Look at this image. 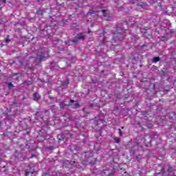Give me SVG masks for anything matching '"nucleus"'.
Segmentation results:
<instances>
[{
  "instance_id": "1",
  "label": "nucleus",
  "mask_w": 176,
  "mask_h": 176,
  "mask_svg": "<svg viewBox=\"0 0 176 176\" xmlns=\"http://www.w3.org/2000/svg\"><path fill=\"white\" fill-rule=\"evenodd\" d=\"M104 32L100 34V44L96 49V52H98L97 56H102V53H105V50H108V49H113L112 41L108 40V37H104Z\"/></svg>"
},
{
  "instance_id": "2",
  "label": "nucleus",
  "mask_w": 176,
  "mask_h": 176,
  "mask_svg": "<svg viewBox=\"0 0 176 176\" xmlns=\"http://www.w3.org/2000/svg\"><path fill=\"white\" fill-rule=\"evenodd\" d=\"M127 23H118L116 26V32L113 34L112 40L114 43H119L122 42L123 39H124V36H126V33L124 31L127 30Z\"/></svg>"
},
{
  "instance_id": "3",
  "label": "nucleus",
  "mask_w": 176,
  "mask_h": 176,
  "mask_svg": "<svg viewBox=\"0 0 176 176\" xmlns=\"http://www.w3.org/2000/svg\"><path fill=\"white\" fill-rule=\"evenodd\" d=\"M29 148L30 146L26 144L25 149H22L21 151L16 150L14 153V157L17 159V160L23 162V160L27 159V156L28 155V153H30V150L28 149Z\"/></svg>"
},
{
  "instance_id": "4",
  "label": "nucleus",
  "mask_w": 176,
  "mask_h": 176,
  "mask_svg": "<svg viewBox=\"0 0 176 176\" xmlns=\"http://www.w3.org/2000/svg\"><path fill=\"white\" fill-rule=\"evenodd\" d=\"M86 39V36L85 35V33H79L76 34L74 39L73 40H69L67 41V45H76L78 43V41H85Z\"/></svg>"
},
{
  "instance_id": "5",
  "label": "nucleus",
  "mask_w": 176,
  "mask_h": 176,
  "mask_svg": "<svg viewBox=\"0 0 176 176\" xmlns=\"http://www.w3.org/2000/svg\"><path fill=\"white\" fill-rule=\"evenodd\" d=\"M84 156L85 157V159L87 160L88 163L89 164H96V158L94 160H90L93 159V156H94V153L93 151H87L84 153Z\"/></svg>"
},
{
  "instance_id": "6",
  "label": "nucleus",
  "mask_w": 176,
  "mask_h": 176,
  "mask_svg": "<svg viewBox=\"0 0 176 176\" xmlns=\"http://www.w3.org/2000/svg\"><path fill=\"white\" fill-rule=\"evenodd\" d=\"M34 173H36V171H35V169L34 168V165L30 164L25 169V176L32 175V174H34Z\"/></svg>"
},
{
  "instance_id": "7",
  "label": "nucleus",
  "mask_w": 176,
  "mask_h": 176,
  "mask_svg": "<svg viewBox=\"0 0 176 176\" xmlns=\"http://www.w3.org/2000/svg\"><path fill=\"white\" fill-rule=\"evenodd\" d=\"M46 60V56H45V53H43V50L40 49L37 52V57L36 58V61H43Z\"/></svg>"
},
{
  "instance_id": "8",
  "label": "nucleus",
  "mask_w": 176,
  "mask_h": 176,
  "mask_svg": "<svg viewBox=\"0 0 176 176\" xmlns=\"http://www.w3.org/2000/svg\"><path fill=\"white\" fill-rule=\"evenodd\" d=\"M70 103H69L68 107H71V108H73V109H76V108H79L80 107V104H79L78 102L74 100H70Z\"/></svg>"
},
{
  "instance_id": "9",
  "label": "nucleus",
  "mask_w": 176,
  "mask_h": 176,
  "mask_svg": "<svg viewBox=\"0 0 176 176\" xmlns=\"http://www.w3.org/2000/svg\"><path fill=\"white\" fill-rule=\"evenodd\" d=\"M45 115H46V111H38L36 113V120H38L39 118L40 119H43L45 117Z\"/></svg>"
},
{
  "instance_id": "10",
  "label": "nucleus",
  "mask_w": 176,
  "mask_h": 176,
  "mask_svg": "<svg viewBox=\"0 0 176 176\" xmlns=\"http://www.w3.org/2000/svg\"><path fill=\"white\" fill-rule=\"evenodd\" d=\"M5 23H8V19H6V16L3 14V13H0V25H3Z\"/></svg>"
},
{
  "instance_id": "11",
  "label": "nucleus",
  "mask_w": 176,
  "mask_h": 176,
  "mask_svg": "<svg viewBox=\"0 0 176 176\" xmlns=\"http://www.w3.org/2000/svg\"><path fill=\"white\" fill-rule=\"evenodd\" d=\"M102 13L104 17V20H106V21H110L111 16L109 13H108V11L107 10H102Z\"/></svg>"
},
{
  "instance_id": "12",
  "label": "nucleus",
  "mask_w": 176,
  "mask_h": 176,
  "mask_svg": "<svg viewBox=\"0 0 176 176\" xmlns=\"http://www.w3.org/2000/svg\"><path fill=\"white\" fill-rule=\"evenodd\" d=\"M47 10H49V8H39L37 10L36 13L38 16H43V14H45V13H46Z\"/></svg>"
},
{
  "instance_id": "13",
  "label": "nucleus",
  "mask_w": 176,
  "mask_h": 176,
  "mask_svg": "<svg viewBox=\"0 0 176 176\" xmlns=\"http://www.w3.org/2000/svg\"><path fill=\"white\" fill-rule=\"evenodd\" d=\"M162 174L164 176H169L170 175L164 170V166L161 168V172H155L154 176L160 175Z\"/></svg>"
},
{
  "instance_id": "14",
  "label": "nucleus",
  "mask_w": 176,
  "mask_h": 176,
  "mask_svg": "<svg viewBox=\"0 0 176 176\" xmlns=\"http://www.w3.org/2000/svg\"><path fill=\"white\" fill-rule=\"evenodd\" d=\"M68 85H69V80L67 78L65 81L61 82V87L62 90L64 89H67L68 87Z\"/></svg>"
},
{
  "instance_id": "15",
  "label": "nucleus",
  "mask_w": 176,
  "mask_h": 176,
  "mask_svg": "<svg viewBox=\"0 0 176 176\" xmlns=\"http://www.w3.org/2000/svg\"><path fill=\"white\" fill-rule=\"evenodd\" d=\"M55 6L54 7H51L50 9L51 10H53L55 9V10H60V9H61V8H63V4H60L58 3V2H55L54 3Z\"/></svg>"
},
{
  "instance_id": "16",
  "label": "nucleus",
  "mask_w": 176,
  "mask_h": 176,
  "mask_svg": "<svg viewBox=\"0 0 176 176\" xmlns=\"http://www.w3.org/2000/svg\"><path fill=\"white\" fill-rule=\"evenodd\" d=\"M38 135H41V137H43V138H47L48 137L47 132H46V131H45L44 129H41L39 131Z\"/></svg>"
},
{
  "instance_id": "17",
  "label": "nucleus",
  "mask_w": 176,
  "mask_h": 176,
  "mask_svg": "<svg viewBox=\"0 0 176 176\" xmlns=\"http://www.w3.org/2000/svg\"><path fill=\"white\" fill-rule=\"evenodd\" d=\"M33 100L34 101H39V100H41V95H39L38 92H35L33 94Z\"/></svg>"
},
{
  "instance_id": "18",
  "label": "nucleus",
  "mask_w": 176,
  "mask_h": 176,
  "mask_svg": "<svg viewBox=\"0 0 176 176\" xmlns=\"http://www.w3.org/2000/svg\"><path fill=\"white\" fill-rule=\"evenodd\" d=\"M65 135H67V137H68L67 133H63L61 134H59L58 135V139L59 140V141H61L62 140H64V138H65Z\"/></svg>"
},
{
  "instance_id": "19",
  "label": "nucleus",
  "mask_w": 176,
  "mask_h": 176,
  "mask_svg": "<svg viewBox=\"0 0 176 176\" xmlns=\"http://www.w3.org/2000/svg\"><path fill=\"white\" fill-rule=\"evenodd\" d=\"M2 163H5V161L2 159V156L0 155V168H5V165H3Z\"/></svg>"
},
{
  "instance_id": "20",
  "label": "nucleus",
  "mask_w": 176,
  "mask_h": 176,
  "mask_svg": "<svg viewBox=\"0 0 176 176\" xmlns=\"http://www.w3.org/2000/svg\"><path fill=\"white\" fill-rule=\"evenodd\" d=\"M149 30V28L146 27V28H140V32H142V34H146V30Z\"/></svg>"
},
{
  "instance_id": "21",
  "label": "nucleus",
  "mask_w": 176,
  "mask_h": 176,
  "mask_svg": "<svg viewBox=\"0 0 176 176\" xmlns=\"http://www.w3.org/2000/svg\"><path fill=\"white\" fill-rule=\"evenodd\" d=\"M158 61H160V57L159 56L154 57L152 59V62L154 63L155 64H156V63H157Z\"/></svg>"
},
{
  "instance_id": "22",
  "label": "nucleus",
  "mask_w": 176,
  "mask_h": 176,
  "mask_svg": "<svg viewBox=\"0 0 176 176\" xmlns=\"http://www.w3.org/2000/svg\"><path fill=\"white\" fill-rule=\"evenodd\" d=\"M65 103H64V102H59V107L60 108V109H64V108L65 107Z\"/></svg>"
},
{
  "instance_id": "23",
  "label": "nucleus",
  "mask_w": 176,
  "mask_h": 176,
  "mask_svg": "<svg viewBox=\"0 0 176 176\" xmlns=\"http://www.w3.org/2000/svg\"><path fill=\"white\" fill-rule=\"evenodd\" d=\"M131 39H132V41L135 42V41H138V39H140V37L138 36L132 35L131 36Z\"/></svg>"
},
{
  "instance_id": "24",
  "label": "nucleus",
  "mask_w": 176,
  "mask_h": 176,
  "mask_svg": "<svg viewBox=\"0 0 176 176\" xmlns=\"http://www.w3.org/2000/svg\"><path fill=\"white\" fill-rule=\"evenodd\" d=\"M98 12L96 10H89V11L88 12V16L89 14L91 15V14H96V13H97Z\"/></svg>"
},
{
  "instance_id": "25",
  "label": "nucleus",
  "mask_w": 176,
  "mask_h": 176,
  "mask_svg": "<svg viewBox=\"0 0 176 176\" xmlns=\"http://www.w3.org/2000/svg\"><path fill=\"white\" fill-rule=\"evenodd\" d=\"M174 168L173 166H169V168L167 169V173H173Z\"/></svg>"
},
{
  "instance_id": "26",
  "label": "nucleus",
  "mask_w": 176,
  "mask_h": 176,
  "mask_svg": "<svg viewBox=\"0 0 176 176\" xmlns=\"http://www.w3.org/2000/svg\"><path fill=\"white\" fill-rule=\"evenodd\" d=\"M138 6L144 9V8H145L146 5L144 3H138Z\"/></svg>"
},
{
  "instance_id": "27",
  "label": "nucleus",
  "mask_w": 176,
  "mask_h": 176,
  "mask_svg": "<svg viewBox=\"0 0 176 176\" xmlns=\"http://www.w3.org/2000/svg\"><path fill=\"white\" fill-rule=\"evenodd\" d=\"M7 85L8 89H12V87H14V85H13L12 82H8Z\"/></svg>"
},
{
  "instance_id": "28",
  "label": "nucleus",
  "mask_w": 176,
  "mask_h": 176,
  "mask_svg": "<svg viewBox=\"0 0 176 176\" xmlns=\"http://www.w3.org/2000/svg\"><path fill=\"white\" fill-rule=\"evenodd\" d=\"M19 75L17 73H12L9 75V78H13V76H17Z\"/></svg>"
},
{
  "instance_id": "29",
  "label": "nucleus",
  "mask_w": 176,
  "mask_h": 176,
  "mask_svg": "<svg viewBox=\"0 0 176 176\" xmlns=\"http://www.w3.org/2000/svg\"><path fill=\"white\" fill-rule=\"evenodd\" d=\"M114 141H115V142H116V144H119V142H120V138H115Z\"/></svg>"
},
{
  "instance_id": "30",
  "label": "nucleus",
  "mask_w": 176,
  "mask_h": 176,
  "mask_svg": "<svg viewBox=\"0 0 176 176\" xmlns=\"http://www.w3.org/2000/svg\"><path fill=\"white\" fill-rule=\"evenodd\" d=\"M24 86H28V85H31L30 81H24L23 82Z\"/></svg>"
},
{
  "instance_id": "31",
  "label": "nucleus",
  "mask_w": 176,
  "mask_h": 176,
  "mask_svg": "<svg viewBox=\"0 0 176 176\" xmlns=\"http://www.w3.org/2000/svg\"><path fill=\"white\" fill-rule=\"evenodd\" d=\"M71 164H72L73 166L74 165L76 167L78 166V162H76L75 161H72Z\"/></svg>"
},
{
  "instance_id": "32",
  "label": "nucleus",
  "mask_w": 176,
  "mask_h": 176,
  "mask_svg": "<svg viewBox=\"0 0 176 176\" xmlns=\"http://www.w3.org/2000/svg\"><path fill=\"white\" fill-rule=\"evenodd\" d=\"M47 28H52V26H46L45 28H44V31H47V34H49V32H47Z\"/></svg>"
},
{
  "instance_id": "33",
  "label": "nucleus",
  "mask_w": 176,
  "mask_h": 176,
  "mask_svg": "<svg viewBox=\"0 0 176 176\" xmlns=\"http://www.w3.org/2000/svg\"><path fill=\"white\" fill-rule=\"evenodd\" d=\"M51 176H61V174L57 173H54Z\"/></svg>"
},
{
  "instance_id": "34",
  "label": "nucleus",
  "mask_w": 176,
  "mask_h": 176,
  "mask_svg": "<svg viewBox=\"0 0 176 176\" xmlns=\"http://www.w3.org/2000/svg\"><path fill=\"white\" fill-rule=\"evenodd\" d=\"M118 131L120 137H122L123 135V132H122V130L120 129H118Z\"/></svg>"
},
{
  "instance_id": "35",
  "label": "nucleus",
  "mask_w": 176,
  "mask_h": 176,
  "mask_svg": "<svg viewBox=\"0 0 176 176\" xmlns=\"http://www.w3.org/2000/svg\"><path fill=\"white\" fill-rule=\"evenodd\" d=\"M42 176H51L49 173H43Z\"/></svg>"
},
{
  "instance_id": "36",
  "label": "nucleus",
  "mask_w": 176,
  "mask_h": 176,
  "mask_svg": "<svg viewBox=\"0 0 176 176\" xmlns=\"http://www.w3.org/2000/svg\"><path fill=\"white\" fill-rule=\"evenodd\" d=\"M145 36H146V38H152V34H148V35H145Z\"/></svg>"
},
{
  "instance_id": "37",
  "label": "nucleus",
  "mask_w": 176,
  "mask_h": 176,
  "mask_svg": "<svg viewBox=\"0 0 176 176\" xmlns=\"http://www.w3.org/2000/svg\"><path fill=\"white\" fill-rule=\"evenodd\" d=\"M136 160H137L138 162H140V160H141V159L140 158V155H137V156H136Z\"/></svg>"
},
{
  "instance_id": "38",
  "label": "nucleus",
  "mask_w": 176,
  "mask_h": 176,
  "mask_svg": "<svg viewBox=\"0 0 176 176\" xmlns=\"http://www.w3.org/2000/svg\"><path fill=\"white\" fill-rule=\"evenodd\" d=\"M32 157H36V155L35 154H32V155L30 156V159H32Z\"/></svg>"
},
{
  "instance_id": "39",
  "label": "nucleus",
  "mask_w": 176,
  "mask_h": 176,
  "mask_svg": "<svg viewBox=\"0 0 176 176\" xmlns=\"http://www.w3.org/2000/svg\"><path fill=\"white\" fill-rule=\"evenodd\" d=\"M128 97H129V95H125L124 98V101H127Z\"/></svg>"
},
{
  "instance_id": "40",
  "label": "nucleus",
  "mask_w": 176,
  "mask_h": 176,
  "mask_svg": "<svg viewBox=\"0 0 176 176\" xmlns=\"http://www.w3.org/2000/svg\"><path fill=\"white\" fill-rule=\"evenodd\" d=\"M9 42H10V39L6 38V43H9Z\"/></svg>"
},
{
  "instance_id": "41",
  "label": "nucleus",
  "mask_w": 176,
  "mask_h": 176,
  "mask_svg": "<svg viewBox=\"0 0 176 176\" xmlns=\"http://www.w3.org/2000/svg\"><path fill=\"white\" fill-rule=\"evenodd\" d=\"M48 149H50L51 151H53L54 149V146H50Z\"/></svg>"
},
{
  "instance_id": "42",
  "label": "nucleus",
  "mask_w": 176,
  "mask_h": 176,
  "mask_svg": "<svg viewBox=\"0 0 176 176\" xmlns=\"http://www.w3.org/2000/svg\"><path fill=\"white\" fill-rule=\"evenodd\" d=\"M2 2H3V3H6V0H1Z\"/></svg>"
},
{
  "instance_id": "43",
  "label": "nucleus",
  "mask_w": 176,
  "mask_h": 176,
  "mask_svg": "<svg viewBox=\"0 0 176 176\" xmlns=\"http://www.w3.org/2000/svg\"><path fill=\"white\" fill-rule=\"evenodd\" d=\"M51 108H56V105L53 104L52 106H51Z\"/></svg>"
},
{
  "instance_id": "44",
  "label": "nucleus",
  "mask_w": 176,
  "mask_h": 176,
  "mask_svg": "<svg viewBox=\"0 0 176 176\" xmlns=\"http://www.w3.org/2000/svg\"><path fill=\"white\" fill-rule=\"evenodd\" d=\"M153 2H157V0H153Z\"/></svg>"
},
{
  "instance_id": "45",
  "label": "nucleus",
  "mask_w": 176,
  "mask_h": 176,
  "mask_svg": "<svg viewBox=\"0 0 176 176\" xmlns=\"http://www.w3.org/2000/svg\"><path fill=\"white\" fill-rule=\"evenodd\" d=\"M1 9H2V7H0V10H1Z\"/></svg>"
},
{
  "instance_id": "46",
  "label": "nucleus",
  "mask_w": 176,
  "mask_h": 176,
  "mask_svg": "<svg viewBox=\"0 0 176 176\" xmlns=\"http://www.w3.org/2000/svg\"><path fill=\"white\" fill-rule=\"evenodd\" d=\"M109 176H111V173H109Z\"/></svg>"
},
{
  "instance_id": "47",
  "label": "nucleus",
  "mask_w": 176,
  "mask_h": 176,
  "mask_svg": "<svg viewBox=\"0 0 176 176\" xmlns=\"http://www.w3.org/2000/svg\"><path fill=\"white\" fill-rule=\"evenodd\" d=\"M88 34H90V31L88 32Z\"/></svg>"
},
{
  "instance_id": "48",
  "label": "nucleus",
  "mask_w": 176,
  "mask_h": 176,
  "mask_svg": "<svg viewBox=\"0 0 176 176\" xmlns=\"http://www.w3.org/2000/svg\"><path fill=\"white\" fill-rule=\"evenodd\" d=\"M47 53L49 54V51H47Z\"/></svg>"
},
{
  "instance_id": "49",
  "label": "nucleus",
  "mask_w": 176,
  "mask_h": 176,
  "mask_svg": "<svg viewBox=\"0 0 176 176\" xmlns=\"http://www.w3.org/2000/svg\"><path fill=\"white\" fill-rule=\"evenodd\" d=\"M38 2H39V1H43V0H38Z\"/></svg>"
},
{
  "instance_id": "50",
  "label": "nucleus",
  "mask_w": 176,
  "mask_h": 176,
  "mask_svg": "<svg viewBox=\"0 0 176 176\" xmlns=\"http://www.w3.org/2000/svg\"><path fill=\"white\" fill-rule=\"evenodd\" d=\"M122 129H124V127L122 126Z\"/></svg>"
}]
</instances>
